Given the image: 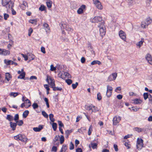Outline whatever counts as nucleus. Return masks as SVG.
<instances>
[{"mask_svg": "<svg viewBox=\"0 0 152 152\" xmlns=\"http://www.w3.org/2000/svg\"><path fill=\"white\" fill-rule=\"evenodd\" d=\"M143 42V41L142 40L138 42V43L137 44V46L140 47L141 46V45H142Z\"/></svg>", "mask_w": 152, "mask_h": 152, "instance_id": "obj_59", "label": "nucleus"}, {"mask_svg": "<svg viewBox=\"0 0 152 152\" xmlns=\"http://www.w3.org/2000/svg\"><path fill=\"white\" fill-rule=\"evenodd\" d=\"M52 128L54 131H55L56 130L57 127V124L56 123H53L52 125Z\"/></svg>", "mask_w": 152, "mask_h": 152, "instance_id": "obj_39", "label": "nucleus"}, {"mask_svg": "<svg viewBox=\"0 0 152 152\" xmlns=\"http://www.w3.org/2000/svg\"><path fill=\"white\" fill-rule=\"evenodd\" d=\"M86 8V6L85 5H82L77 10V13L78 14H81L83 12V10Z\"/></svg>", "mask_w": 152, "mask_h": 152, "instance_id": "obj_16", "label": "nucleus"}, {"mask_svg": "<svg viewBox=\"0 0 152 152\" xmlns=\"http://www.w3.org/2000/svg\"><path fill=\"white\" fill-rule=\"evenodd\" d=\"M10 51L4 49H1L0 48V54L4 56H6L10 54Z\"/></svg>", "mask_w": 152, "mask_h": 152, "instance_id": "obj_13", "label": "nucleus"}, {"mask_svg": "<svg viewBox=\"0 0 152 152\" xmlns=\"http://www.w3.org/2000/svg\"><path fill=\"white\" fill-rule=\"evenodd\" d=\"M6 119L9 121H11L14 120V117L10 115H7Z\"/></svg>", "mask_w": 152, "mask_h": 152, "instance_id": "obj_25", "label": "nucleus"}, {"mask_svg": "<svg viewBox=\"0 0 152 152\" xmlns=\"http://www.w3.org/2000/svg\"><path fill=\"white\" fill-rule=\"evenodd\" d=\"M93 22L95 23H98L99 22L101 21L102 20V18L99 16L95 17L93 20Z\"/></svg>", "mask_w": 152, "mask_h": 152, "instance_id": "obj_19", "label": "nucleus"}, {"mask_svg": "<svg viewBox=\"0 0 152 152\" xmlns=\"http://www.w3.org/2000/svg\"><path fill=\"white\" fill-rule=\"evenodd\" d=\"M91 145L92 148L93 149L96 148L97 147V144L96 143L91 142V145H89V147Z\"/></svg>", "mask_w": 152, "mask_h": 152, "instance_id": "obj_27", "label": "nucleus"}, {"mask_svg": "<svg viewBox=\"0 0 152 152\" xmlns=\"http://www.w3.org/2000/svg\"><path fill=\"white\" fill-rule=\"evenodd\" d=\"M47 0L48 1L46 2L47 6L49 8H51L52 7V1H50V0Z\"/></svg>", "mask_w": 152, "mask_h": 152, "instance_id": "obj_26", "label": "nucleus"}, {"mask_svg": "<svg viewBox=\"0 0 152 152\" xmlns=\"http://www.w3.org/2000/svg\"><path fill=\"white\" fill-rule=\"evenodd\" d=\"M61 78L64 79L65 77L71 78V75L68 73L66 72H64L61 75Z\"/></svg>", "mask_w": 152, "mask_h": 152, "instance_id": "obj_14", "label": "nucleus"}, {"mask_svg": "<svg viewBox=\"0 0 152 152\" xmlns=\"http://www.w3.org/2000/svg\"><path fill=\"white\" fill-rule=\"evenodd\" d=\"M129 5H132L134 4V0H129Z\"/></svg>", "mask_w": 152, "mask_h": 152, "instance_id": "obj_64", "label": "nucleus"}, {"mask_svg": "<svg viewBox=\"0 0 152 152\" xmlns=\"http://www.w3.org/2000/svg\"><path fill=\"white\" fill-rule=\"evenodd\" d=\"M92 131V125H91L89 128L88 131V134L89 135H90L91 133V132Z\"/></svg>", "mask_w": 152, "mask_h": 152, "instance_id": "obj_45", "label": "nucleus"}, {"mask_svg": "<svg viewBox=\"0 0 152 152\" xmlns=\"http://www.w3.org/2000/svg\"><path fill=\"white\" fill-rule=\"evenodd\" d=\"M148 26V25L146 24L145 22H142L141 24V27L143 28H146Z\"/></svg>", "mask_w": 152, "mask_h": 152, "instance_id": "obj_52", "label": "nucleus"}, {"mask_svg": "<svg viewBox=\"0 0 152 152\" xmlns=\"http://www.w3.org/2000/svg\"><path fill=\"white\" fill-rule=\"evenodd\" d=\"M54 115L52 114H50L49 115L50 119L52 122H54L55 121V119L53 118Z\"/></svg>", "mask_w": 152, "mask_h": 152, "instance_id": "obj_33", "label": "nucleus"}, {"mask_svg": "<svg viewBox=\"0 0 152 152\" xmlns=\"http://www.w3.org/2000/svg\"><path fill=\"white\" fill-rule=\"evenodd\" d=\"M117 74L116 73H113L110 75L107 79L108 81H110L112 80H115L117 77Z\"/></svg>", "mask_w": 152, "mask_h": 152, "instance_id": "obj_7", "label": "nucleus"}, {"mask_svg": "<svg viewBox=\"0 0 152 152\" xmlns=\"http://www.w3.org/2000/svg\"><path fill=\"white\" fill-rule=\"evenodd\" d=\"M145 58L148 62L150 64L152 65V56L149 54L147 53L145 56Z\"/></svg>", "mask_w": 152, "mask_h": 152, "instance_id": "obj_9", "label": "nucleus"}, {"mask_svg": "<svg viewBox=\"0 0 152 152\" xmlns=\"http://www.w3.org/2000/svg\"><path fill=\"white\" fill-rule=\"evenodd\" d=\"M33 31V30L31 28H30L28 30V36H30L31 35Z\"/></svg>", "mask_w": 152, "mask_h": 152, "instance_id": "obj_54", "label": "nucleus"}, {"mask_svg": "<svg viewBox=\"0 0 152 152\" xmlns=\"http://www.w3.org/2000/svg\"><path fill=\"white\" fill-rule=\"evenodd\" d=\"M11 75L9 73H7L5 75V78L7 81H9L10 80V79L12 78Z\"/></svg>", "mask_w": 152, "mask_h": 152, "instance_id": "obj_22", "label": "nucleus"}, {"mask_svg": "<svg viewBox=\"0 0 152 152\" xmlns=\"http://www.w3.org/2000/svg\"><path fill=\"white\" fill-rule=\"evenodd\" d=\"M65 81L68 85H70L72 82V80L70 79L66 80Z\"/></svg>", "mask_w": 152, "mask_h": 152, "instance_id": "obj_49", "label": "nucleus"}, {"mask_svg": "<svg viewBox=\"0 0 152 152\" xmlns=\"http://www.w3.org/2000/svg\"><path fill=\"white\" fill-rule=\"evenodd\" d=\"M67 150V147L66 145H63L62 146V147L61 148V151H64V152H65L66 150Z\"/></svg>", "mask_w": 152, "mask_h": 152, "instance_id": "obj_40", "label": "nucleus"}, {"mask_svg": "<svg viewBox=\"0 0 152 152\" xmlns=\"http://www.w3.org/2000/svg\"><path fill=\"white\" fill-rule=\"evenodd\" d=\"M78 83L77 82H76L75 84H72V87L73 89H75L77 86L78 85Z\"/></svg>", "mask_w": 152, "mask_h": 152, "instance_id": "obj_53", "label": "nucleus"}, {"mask_svg": "<svg viewBox=\"0 0 152 152\" xmlns=\"http://www.w3.org/2000/svg\"><path fill=\"white\" fill-rule=\"evenodd\" d=\"M46 80L49 84L51 87L53 88L55 86V81L52 78L48 76Z\"/></svg>", "mask_w": 152, "mask_h": 152, "instance_id": "obj_5", "label": "nucleus"}, {"mask_svg": "<svg viewBox=\"0 0 152 152\" xmlns=\"http://www.w3.org/2000/svg\"><path fill=\"white\" fill-rule=\"evenodd\" d=\"M56 67H54L53 66V64H52L50 66V70L51 71H54L56 70Z\"/></svg>", "mask_w": 152, "mask_h": 152, "instance_id": "obj_62", "label": "nucleus"}, {"mask_svg": "<svg viewBox=\"0 0 152 152\" xmlns=\"http://www.w3.org/2000/svg\"><path fill=\"white\" fill-rule=\"evenodd\" d=\"M42 115L45 118H48V115L47 114V113L44 111H42Z\"/></svg>", "mask_w": 152, "mask_h": 152, "instance_id": "obj_42", "label": "nucleus"}, {"mask_svg": "<svg viewBox=\"0 0 152 152\" xmlns=\"http://www.w3.org/2000/svg\"><path fill=\"white\" fill-rule=\"evenodd\" d=\"M148 96H149V94H148L147 93H145L143 94V97L145 100H146L148 98Z\"/></svg>", "mask_w": 152, "mask_h": 152, "instance_id": "obj_43", "label": "nucleus"}, {"mask_svg": "<svg viewBox=\"0 0 152 152\" xmlns=\"http://www.w3.org/2000/svg\"><path fill=\"white\" fill-rule=\"evenodd\" d=\"M29 23L36 25L37 24V20L36 19L30 20H29Z\"/></svg>", "mask_w": 152, "mask_h": 152, "instance_id": "obj_35", "label": "nucleus"}, {"mask_svg": "<svg viewBox=\"0 0 152 152\" xmlns=\"http://www.w3.org/2000/svg\"><path fill=\"white\" fill-rule=\"evenodd\" d=\"M43 129V126L42 125H39L38 127H34L33 130L35 132H40Z\"/></svg>", "mask_w": 152, "mask_h": 152, "instance_id": "obj_21", "label": "nucleus"}, {"mask_svg": "<svg viewBox=\"0 0 152 152\" xmlns=\"http://www.w3.org/2000/svg\"><path fill=\"white\" fill-rule=\"evenodd\" d=\"M124 145L127 147L128 149H129L130 148V145L129 142H126L124 144Z\"/></svg>", "mask_w": 152, "mask_h": 152, "instance_id": "obj_58", "label": "nucleus"}, {"mask_svg": "<svg viewBox=\"0 0 152 152\" xmlns=\"http://www.w3.org/2000/svg\"><path fill=\"white\" fill-rule=\"evenodd\" d=\"M74 145L72 142H71L69 144V149L72 150L74 149Z\"/></svg>", "mask_w": 152, "mask_h": 152, "instance_id": "obj_44", "label": "nucleus"}, {"mask_svg": "<svg viewBox=\"0 0 152 152\" xmlns=\"http://www.w3.org/2000/svg\"><path fill=\"white\" fill-rule=\"evenodd\" d=\"M29 112L28 110H26L23 113V117L24 118H26L28 115L29 114Z\"/></svg>", "mask_w": 152, "mask_h": 152, "instance_id": "obj_29", "label": "nucleus"}, {"mask_svg": "<svg viewBox=\"0 0 152 152\" xmlns=\"http://www.w3.org/2000/svg\"><path fill=\"white\" fill-rule=\"evenodd\" d=\"M97 99L99 100H100L102 99V96L100 93H98L97 94Z\"/></svg>", "mask_w": 152, "mask_h": 152, "instance_id": "obj_56", "label": "nucleus"}, {"mask_svg": "<svg viewBox=\"0 0 152 152\" xmlns=\"http://www.w3.org/2000/svg\"><path fill=\"white\" fill-rule=\"evenodd\" d=\"M16 123L19 126H21L23 124V121L22 120H20L19 121H16Z\"/></svg>", "mask_w": 152, "mask_h": 152, "instance_id": "obj_48", "label": "nucleus"}, {"mask_svg": "<svg viewBox=\"0 0 152 152\" xmlns=\"http://www.w3.org/2000/svg\"><path fill=\"white\" fill-rule=\"evenodd\" d=\"M19 94L17 92H11L10 94V95L11 96H13V97H15L18 95Z\"/></svg>", "mask_w": 152, "mask_h": 152, "instance_id": "obj_37", "label": "nucleus"}, {"mask_svg": "<svg viewBox=\"0 0 152 152\" xmlns=\"http://www.w3.org/2000/svg\"><path fill=\"white\" fill-rule=\"evenodd\" d=\"M135 131L138 132H140L142 131V129L141 128L139 127H135L134 128Z\"/></svg>", "mask_w": 152, "mask_h": 152, "instance_id": "obj_47", "label": "nucleus"}, {"mask_svg": "<svg viewBox=\"0 0 152 152\" xmlns=\"http://www.w3.org/2000/svg\"><path fill=\"white\" fill-rule=\"evenodd\" d=\"M43 26L44 28L46 30V32H49L50 31V28L48 24L46 23H45L43 24Z\"/></svg>", "mask_w": 152, "mask_h": 152, "instance_id": "obj_18", "label": "nucleus"}, {"mask_svg": "<svg viewBox=\"0 0 152 152\" xmlns=\"http://www.w3.org/2000/svg\"><path fill=\"white\" fill-rule=\"evenodd\" d=\"M9 16V15L6 13H4V19L5 20H7Z\"/></svg>", "mask_w": 152, "mask_h": 152, "instance_id": "obj_61", "label": "nucleus"}, {"mask_svg": "<svg viewBox=\"0 0 152 152\" xmlns=\"http://www.w3.org/2000/svg\"><path fill=\"white\" fill-rule=\"evenodd\" d=\"M61 27L62 28L65 29L68 31H71L73 30L72 28L70 27L68 25H66V24H62Z\"/></svg>", "mask_w": 152, "mask_h": 152, "instance_id": "obj_12", "label": "nucleus"}, {"mask_svg": "<svg viewBox=\"0 0 152 152\" xmlns=\"http://www.w3.org/2000/svg\"><path fill=\"white\" fill-rule=\"evenodd\" d=\"M64 137L63 135H61L60 138V143L61 144H62L64 142Z\"/></svg>", "mask_w": 152, "mask_h": 152, "instance_id": "obj_41", "label": "nucleus"}, {"mask_svg": "<svg viewBox=\"0 0 152 152\" xmlns=\"http://www.w3.org/2000/svg\"><path fill=\"white\" fill-rule=\"evenodd\" d=\"M148 99L150 103L152 105V96L150 94H149Z\"/></svg>", "mask_w": 152, "mask_h": 152, "instance_id": "obj_57", "label": "nucleus"}, {"mask_svg": "<svg viewBox=\"0 0 152 152\" xmlns=\"http://www.w3.org/2000/svg\"><path fill=\"white\" fill-rule=\"evenodd\" d=\"M57 148L56 146H53L51 149V151L54 152H56L57 151Z\"/></svg>", "mask_w": 152, "mask_h": 152, "instance_id": "obj_51", "label": "nucleus"}, {"mask_svg": "<svg viewBox=\"0 0 152 152\" xmlns=\"http://www.w3.org/2000/svg\"><path fill=\"white\" fill-rule=\"evenodd\" d=\"M15 140H20L22 142L26 143L28 140V138L24 134H19L14 137Z\"/></svg>", "mask_w": 152, "mask_h": 152, "instance_id": "obj_2", "label": "nucleus"}, {"mask_svg": "<svg viewBox=\"0 0 152 152\" xmlns=\"http://www.w3.org/2000/svg\"><path fill=\"white\" fill-rule=\"evenodd\" d=\"M142 102V101L140 99L136 98L133 100V103L136 104H140Z\"/></svg>", "mask_w": 152, "mask_h": 152, "instance_id": "obj_23", "label": "nucleus"}, {"mask_svg": "<svg viewBox=\"0 0 152 152\" xmlns=\"http://www.w3.org/2000/svg\"><path fill=\"white\" fill-rule=\"evenodd\" d=\"M19 117L18 115V114H15L14 118V120L16 122L19 119Z\"/></svg>", "mask_w": 152, "mask_h": 152, "instance_id": "obj_60", "label": "nucleus"}, {"mask_svg": "<svg viewBox=\"0 0 152 152\" xmlns=\"http://www.w3.org/2000/svg\"><path fill=\"white\" fill-rule=\"evenodd\" d=\"M145 22L146 24L148 25L152 22V19L149 18H148L146 19Z\"/></svg>", "mask_w": 152, "mask_h": 152, "instance_id": "obj_28", "label": "nucleus"}, {"mask_svg": "<svg viewBox=\"0 0 152 152\" xmlns=\"http://www.w3.org/2000/svg\"><path fill=\"white\" fill-rule=\"evenodd\" d=\"M53 90L54 91H61L62 90V88L61 87H58L54 86L53 88Z\"/></svg>", "mask_w": 152, "mask_h": 152, "instance_id": "obj_38", "label": "nucleus"}, {"mask_svg": "<svg viewBox=\"0 0 152 152\" xmlns=\"http://www.w3.org/2000/svg\"><path fill=\"white\" fill-rule=\"evenodd\" d=\"M25 72H22L18 77V78L21 79H24L25 77Z\"/></svg>", "mask_w": 152, "mask_h": 152, "instance_id": "obj_30", "label": "nucleus"}, {"mask_svg": "<svg viewBox=\"0 0 152 152\" xmlns=\"http://www.w3.org/2000/svg\"><path fill=\"white\" fill-rule=\"evenodd\" d=\"M92 109L91 110L92 112L95 113L99 111L98 108L96 106L93 105Z\"/></svg>", "mask_w": 152, "mask_h": 152, "instance_id": "obj_32", "label": "nucleus"}, {"mask_svg": "<svg viewBox=\"0 0 152 152\" xmlns=\"http://www.w3.org/2000/svg\"><path fill=\"white\" fill-rule=\"evenodd\" d=\"M60 138V136L58 135H56L53 140V143H54L55 142L58 141Z\"/></svg>", "mask_w": 152, "mask_h": 152, "instance_id": "obj_36", "label": "nucleus"}, {"mask_svg": "<svg viewBox=\"0 0 152 152\" xmlns=\"http://www.w3.org/2000/svg\"><path fill=\"white\" fill-rule=\"evenodd\" d=\"M11 9L12 13L13 15H15L16 14V11L14 10V9L13 8V7H10Z\"/></svg>", "mask_w": 152, "mask_h": 152, "instance_id": "obj_63", "label": "nucleus"}, {"mask_svg": "<svg viewBox=\"0 0 152 152\" xmlns=\"http://www.w3.org/2000/svg\"><path fill=\"white\" fill-rule=\"evenodd\" d=\"M39 9L40 10L42 11L45 10V7L43 5H41L39 7Z\"/></svg>", "mask_w": 152, "mask_h": 152, "instance_id": "obj_46", "label": "nucleus"}, {"mask_svg": "<svg viewBox=\"0 0 152 152\" xmlns=\"http://www.w3.org/2000/svg\"><path fill=\"white\" fill-rule=\"evenodd\" d=\"M4 62L7 65L15 64V66H16L18 65L17 63L11 60H8L7 61L6 60H4Z\"/></svg>", "mask_w": 152, "mask_h": 152, "instance_id": "obj_20", "label": "nucleus"}, {"mask_svg": "<svg viewBox=\"0 0 152 152\" xmlns=\"http://www.w3.org/2000/svg\"><path fill=\"white\" fill-rule=\"evenodd\" d=\"M19 7L21 9L24 10L26 9V7H28V5L27 2L25 1H23V3L19 5Z\"/></svg>", "mask_w": 152, "mask_h": 152, "instance_id": "obj_15", "label": "nucleus"}, {"mask_svg": "<svg viewBox=\"0 0 152 152\" xmlns=\"http://www.w3.org/2000/svg\"><path fill=\"white\" fill-rule=\"evenodd\" d=\"M24 102L25 103V104H28L26 105V108H28V107L31 106V102L28 99H26V101Z\"/></svg>", "mask_w": 152, "mask_h": 152, "instance_id": "obj_24", "label": "nucleus"}, {"mask_svg": "<svg viewBox=\"0 0 152 152\" xmlns=\"http://www.w3.org/2000/svg\"><path fill=\"white\" fill-rule=\"evenodd\" d=\"M93 105H86L85 106V108L87 110H91L92 107Z\"/></svg>", "mask_w": 152, "mask_h": 152, "instance_id": "obj_34", "label": "nucleus"}, {"mask_svg": "<svg viewBox=\"0 0 152 152\" xmlns=\"http://www.w3.org/2000/svg\"><path fill=\"white\" fill-rule=\"evenodd\" d=\"M96 64H98L99 65H100L101 64V62L99 61L94 60L92 61L91 63L92 65H94Z\"/></svg>", "mask_w": 152, "mask_h": 152, "instance_id": "obj_31", "label": "nucleus"}, {"mask_svg": "<svg viewBox=\"0 0 152 152\" xmlns=\"http://www.w3.org/2000/svg\"><path fill=\"white\" fill-rule=\"evenodd\" d=\"M32 106L33 107V108L35 109L38 108V105L37 103H34L33 104Z\"/></svg>", "mask_w": 152, "mask_h": 152, "instance_id": "obj_55", "label": "nucleus"}, {"mask_svg": "<svg viewBox=\"0 0 152 152\" xmlns=\"http://www.w3.org/2000/svg\"><path fill=\"white\" fill-rule=\"evenodd\" d=\"M121 117L120 116H115L113 119V124L114 125H116L121 120Z\"/></svg>", "mask_w": 152, "mask_h": 152, "instance_id": "obj_11", "label": "nucleus"}, {"mask_svg": "<svg viewBox=\"0 0 152 152\" xmlns=\"http://www.w3.org/2000/svg\"><path fill=\"white\" fill-rule=\"evenodd\" d=\"M113 88L109 85L107 86V91L106 95L107 97H110L111 96L112 93Z\"/></svg>", "mask_w": 152, "mask_h": 152, "instance_id": "obj_6", "label": "nucleus"}, {"mask_svg": "<svg viewBox=\"0 0 152 152\" xmlns=\"http://www.w3.org/2000/svg\"><path fill=\"white\" fill-rule=\"evenodd\" d=\"M104 26V22L103 21L101 22V24L99 25L98 26L100 28L99 32L101 36L103 37L105 34L106 31Z\"/></svg>", "mask_w": 152, "mask_h": 152, "instance_id": "obj_3", "label": "nucleus"}, {"mask_svg": "<svg viewBox=\"0 0 152 152\" xmlns=\"http://www.w3.org/2000/svg\"><path fill=\"white\" fill-rule=\"evenodd\" d=\"M143 140L141 139L138 138L137 142V147L138 150H140L143 147Z\"/></svg>", "mask_w": 152, "mask_h": 152, "instance_id": "obj_4", "label": "nucleus"}, {"mask_svg": "<svg viewBox=\"0 0 152 152\" xmlns=\"http://www.w3.org/2000/svg\"><path fill=\"white\" fill-rule=\"evenodd\" d=\"M2 5L5 7L7 10L14 6V3L11 0H1Z\"/></svg>", "mask_w": 152, "mask_h": 152, "instance_id": "obj_1", "label": "nucleus"}, {"mask_svg": "<svg viewBox=\"0 0 152 152\" xmlns=\"http://www.w3.org/2000/svg\"><path fill=\"white\" fill-rule=\"evenodd\" d=\"M94 3L97 8L99 9H102L103 7L101 3L98 0H93Z\"/></svg>", "mask_w": 152, "mask_h": 152, "instance_id": "obj_8", "label": "nucleus"}, {"mask_svg": "<svg viewBox=\"0 0 152 152\" xmlns=\"http://www.w3.org/2000/svg\"><path fill=\"white\" fill-rule=\"evenodd\" d=\"M58 122L59 126V128L60 127L61 128L62 127H64V125L61 121H58Z\"/></svg>", "mask_w": 152, "mask_h": 152, "instance_id": "obj_50", "label": "nucleus"}, {"mask_svg": "<svg viewBox=\"0 0 152 152\" xmlns=\"http://www.w3.org/2000/svg\"><path fill=\"white\" fill-rule=\"evenodd\" d=\"M119 35L120 37L123 40L125 41L126 40V34L122 30H121L119 32Z\"/></svg>", "mask_w": 152, "mask_h": 152, "instance_id": "obj_10", "label": "nucleus"}, {"mask_svg": "<svg viewBox=\"0 0 152 152\" xmlns=\"http://www.w3.org/2000/svg\"><path fill=\"white\" fill-rule=\"evenodd\" d=\"M10 127L12 129V130L13 131L15 130L17 125V123L10 121Z\"/></svg>", "mask_w": 152, "mask_h": 152, "instance_id": "obj_17", "label": "nucleus"}]
</instances>
